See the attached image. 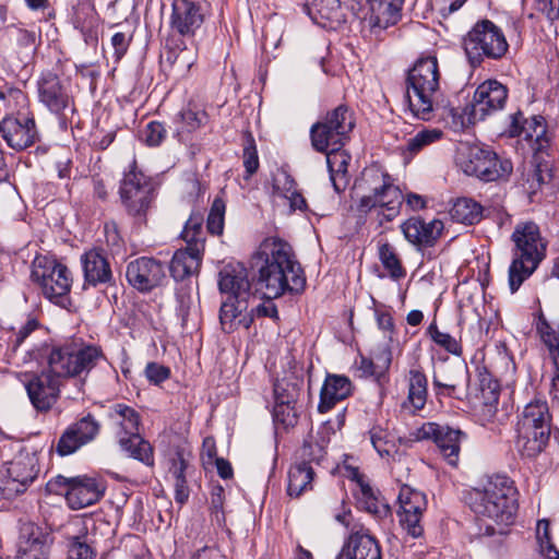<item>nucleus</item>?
<instances>
[{
    "mask_svg": "<svg viewBox=\"0 0 559 559\" xmlns=\"http://www.w3.org/2000/svg\"><path fill=\"white\" fill-rule=\"evenodd\" d=\"M48 368L25 382L31 404L37 412H48L57 403L62 380L87 376L104 359L99 345L82 337H70L45 348Z\"/></svg>",
    "mask_w": 559,
    "mask_h": 559,
    "instance_id": "f257e3e1",
    "label": "nucleus"
},
{
    "mask_svg": "<svg viewBox=\"0 0 559 559\" xmlns=\"http://www.w3.org/2000/svg\"><path fill=\"white\" fill-rule=\"evenodd\" d=\"M251 267L264 294L278 298L286 293L299 294L306 277L290 245L280 238L264 239L252 255Z\"/></svg>",
    "mask_w": 559,
    "mask_h": 559,
    "instance_id": "f03ea898",
    "label": "nucleus"
},
{
    "mask_svg": "<svg viewBox=\"0 0 559 559\" xmlns=\"http://www.w3.org/2000/svg\"><path fill=\"white\" fill-rule=\"evenodd\" d=\"M354 211L359 216L376 213L380 223L400 215L404 195L393 177L378 164L361 171L353 187Z\"/></svg>",
    "mask_w": 559,
    "mask_h": 559,
    "instance_id": "7ed1b4c3",
    "label": "nucleus"
},
{
    "mask_svg": "<svg viewBox=\"0 0 559 559\" xmlns=\"http://www.w3.org/2000/svg\"><path fill=\"white\" fill-rule=\"evenodd\" d=\"M518 490L513 480L506 475H492L481 487H475L465 495V502L477 515L509 525L518 510Z\"/></svg>",
    "mask_w": 559,
    "mask_h": 559,
    "instance_id": "20e7f679",
    "label": "nucleus"
},
{
    "mask_svg": "<svg viewBox=\"0 0 559 559\" xmlns=\"http://www.w3.org/2000/svg\"><path fill=\"white\" fill-rule=\"evenodd\" d=\"M440 70L436 56L419 57L406 78L407 108L413 117L428 121L440 96Z\"/></svg>",
    "mask_w": 559,
    "mask_h": 559,
    "instance_id": "39448f33",
    "label": "nucleus"
},
{
    "mask_svg": "<svg viewBox=\"0 0 559 559\" xmlns=\"http://www.w3.org/2000/svg\"><path fill=\"white\" fill-rule=\"evenodd\" d=\"M511 239L514 242L513 260L509 267V286L515 293L546 257L547 241L534 222L519 223Z\"/></svg>",
    "mask_w": 559,
    "mask_h": 559,
    "instance_id": "423d86ee",
    "label": "nucleus"
},
{
    "mask_svg": "<svg viewBox=\"0 0 559 559\" xmlns=\"http://www.w3.org/2000/svg\"><path fill=\"white\" fill-rule=\"evenodd\" d=\"M552 415L547 400L535 395L518 417L515 447L524 457H536L547 447L551 432Z\"/></svg>",
    "mask_w": 559,
    "mask_h": 559,
    "instance_id": "0eeeda50",
    "label": "nucleus"
},
{
    "mask_svg": "<svg viewBox=\"0 0 559 559\" xmlns=\"http://www.w3.org/2000/svg\"><path fill=\"white\" fill-rule=\"evenodd\" d=\"M463 48L473 68L479 67L485 59L499 60L508 52L509 44L500 27L490 20H480L474 24L463 38Z\"/></svg>",
    "mask_w": 559,
    "mask_h": 559,
    "instance_id": "6e6552de",
    "label": "nucleus"
},
{
    "mask_svg": "<svg viewBox=\"0 0 559 559\" xmlns=\"http://www.w3.org/2000/svg\"><path fill=\"white\" fill-rule=\"evenodd\" d=\"M119 195L127 214L135 223H144L155 199V185L151 177L138 168L135 160L123 174Z\"/></svg>",
    "mask_w": 559,
    "mask_h": 559,
    "instance_id": "1a4fd4ad",
    "label": "nucleus"
},
{
    "mask_svg": "<svg viewBox=\"0 0 559 559\" xmlns=\"http://www.w3.org/2000/svg\"><path fill=\"white\" fill-rule=\"evenodd\" d=\"M110 417L119 426L117 437L120 448L130 457L142 462L146 466H154V449L139 433V413L126 404L118 403L110 408Z\"/></svg>",
    "mask_w": 559,
    "mask_h": 559,
    "instance_id": "9d476101",
    "label": "nucleus"
},
{
    "mask_svg": "<svg viewBox=\"0 0 559 559\" xmlns=\"http://www.w3.org/2000/svg\"><path fill=\"white\" fill-rule=\"evenodd\" d=\"M36 86L38 102L57 117L60 128L67 130L75 112L69 85L57 73L47 70L40 73Z\"/></svg>",
    "mask_w": 559,
    "mask_h": 559,
    "instance_id": "9b49d317",
    "label": "nucleus"
},
{
    "mask_svg": "<svg viewBox=\"0 0 559 559\" xmlns=\"http://www.w3.org/2000/svg\"><path fill=\"white\" fill-rule=\"evenodd\" d=\"M31 278L38 284L43 295L58 306H64L71 290L69 269L52 258L37 255L32 265Z\"/></svg>",
    "mask_w": 559,
    "mask_h": 559,
    "instance_id": "f8f14e48",
    "label": "nucleus"
},
{
    "mask_svg": "<svg viewBox=\"0 0 559 559\" xmlns=\"http://www.w3.org/2000/svg\"><path fill=\"white\" fill-rule=\"evenodd\" d=\"M457 164L466 175L487 182L507 179L513 170L510 159L499 158L495 152L478 145L462 147L457 154Z\"/></svg>",
    "mask_w": 559,
    "mask_h": 559,
    "instance_id": "ddd939ff",
    "label": "nucleus"
},
{
    "mask_svg": "<svg viewBox=\"0 0 559 559\" xmlns=\"http://www.w3.org/2000/svg\"><path fill=\"white\" fill-rule=\"evenodd\" d=\"M354 127L353 111L347 106L340 105L329 111L322 120L312 124L310 129L312 146L318 152H323L331 145H344Z\"/></svg>",
    "mask_w": 559,
    "mask_h": 559,
    "instance_id": "4468645a",
    "label": "nucleus"
},
{
    "mask_svg": "<svg viewBox=\"0 0 559 559\" xmlns=\"http://www.w3.org/2000/svg\"><path fill=\"white\" fill-rule=\"evenodd\" d=\"M39 472L38 457L33 449L26 447L7 464L5 475L0 480V495L11 500L23 493L35 480Z\"/></svg>",
    "mask_w": 559,
    "mask_h": 559,
    "instance_id": "2eb2a0df",
    "label": "nucleus"
},
{
    "mask_svg": "<svg viewBox=\"0 0 559 559\" xmlns=\"http://www.w3.org/2000/svg\"><path fill=\"white\" fill-rule=\"evenodd\" d=\"M49 492L61 493L72 510H80L96 503L105 492V486L96 478L78 476L68 478L58 475L47 484Z\"/></svg>",
    "mask_w": 559,
    "mask_h": 559,
    "instance_id": "dca6fc26",
    "label": "nucleus"
},
{
    "mask_svg": "<svg viewBox=\"0 0 559 559\" xmlns=\"http://www.w3.org/2000/svg\"><path fill=\"white\" fill-rule=\"evenodd\" d=\"M128 283L141 293H147L160 286L166 278L165 265L157 259L140 257L127 264Z\"/></svg>",
    "mask_w": 559,
    "mask_h": 559,
    "instance_id": "f3484780",
    "label": "nucleus"
},
{
    "mask_svg": "<svg viewBox=\"0 0 559 559\" xmlns=\"http://www.w3.org/2000/svg\"><path fill=\"white\" fill-rule=\"evenodd\" d=\"M0 134L12 150H26L38 139L34 116L20 112L17 116L3 118L0 121Z\"/></svg>",
    "mask_w": 559,
    "mask_h": 559,
    "instance_id": "a211bd4d",
    "label": "nucleus"
},
{
    "mask_svg": "<svg viewBox=\"0 0 559 559\" xmlns=\"http://www.w3.org/2000/svg\"><path fill=\"white\" fill-rule=\"evenodd\" d=\"M419 439H432L438 445L444 460L452 466H456L461 450V442L466 439V433L460 429L440 426L436 423H426L418 430Z\"/></svg>",
    "mask_w": 559,
    "mask_h": 559,
    "instance_id": "6ab92c4d",
    "label": "nucleus"
},
{
    "mask_svg": "<svg viewBox=\"0 0 559 559\" xmlns=\"http://www.w3.org/2000/svg\"><path fill=\"white\" fill-rule=\"evenodd\" d=\"M400 509L397 516L404 530L413 537L423 534L420 519L426 509L427 501L423 492L404 485L397 497Z\"/></svg>",
    "mask_w": 559,
    "mask_h": 559,
    "instance_id": "aec40b11",
    "label": "nucleus"
},
{
    "mask_svg": "<svg viewBox=\"0 0 559 559\" xmlns=\"http://www.w3.org/2000/svg\"><path fill=\"white\" fill-rule=\"evenodd\" d=\"M508 88L497 80H486L474 92L471 103L474 116L484 120L488 115L504 108Z\"/></svg>",
    "mask_w": 559,
    "mask_h": 559,
    "instance_id": "412c9836",
    "label": "nucleus"
},
{
    "mask_svg": "<svg viewBox=\"0 0 559 559\" xmlns=\"http://www.w3.org/2000/svg\"><path fill=\"white\" fill-rule=\"evenodd\" d=\"M336 559H381V550L367 528L354 525Z\"/></svg>",
    "mask_w": 559,
    "mask_h": 559,
    "instance_id": "4be33fe9",
    "label": "nucleus"
},
{
    "mask_svg": "<svg viewBox=\"0 0 559 559\" xmlns=\"http://www.w3.org/2000/svg\"><path fill=\"white\" fill-rule=\"evenodd\" d=\"M250 299L227 296L219 309V323L225 333L242 328L248 330L253 323V313L249 312Z\"/></svg>",
    "mask_w": 559,
    "mask_h": 559,
    "instance_id": "5701e85b",
    "label": "nucleus"
},
{
    "mask_svg": "<svg viewBox=\"0 0 559 559\" xmlns=\"http://www.w3.org/2000/svg\"><path fill=\"white\" fill-rule=\"evenodd\" d=\"M84 285L96 287L114 283V274L103 249L93 248L81 255Z\"/></svg>",
    "mask_w": 559,
    "mask_h": 559,
    "instance_id": "b1692460",
    "label": "nucleus"
},
{
    "mask_svg": "<svg viewBox=\"0 0 559 559\" xmlns=\"http://www.w3.org/2000/svg\"><path fill=\"white\" fill-rule=\"evenodd\" d=\"M191 453L182 448H176L169 459L168 476L174 487V498L178 504H185L190 496L187 477L191 474Z\"/></svg>",
    "mask_w": 559,
    "mask_h": 559,
    "instance_id": "393cba45",
    "label": "nucleus"
},
{
    "mask_svg": "<svg viewBox=\"0 0 559 559\" xmlns=\"http://www.w3.org/2000/svg\"><path fill=\"white\" fill-rule=\"evenodd\" d=\"M200 7L190 0H174L170 27L183 37H192L203 24Z\"/></svg>",
    "mask_w": 559,
    "mask_h": 559,
    "instance_id": "a878e982",
    "label": "nucleus"
},
{
    "mask_svg": "<svg viewBox=\"0 0 559 559\" xmlns=\"http://www.w3.org/2000/svg\"><path fill=\"white\" fill-rule=\"evenodd\" d=\"M49 535L39 526L28 523L22 527L17 559H48Z\"/></svg>",
    "mask_w": 559,
    "mask_h": 559,
    "instance_id": "bb28decb",
    "label": "nucleus"
},
{
    "mask_svg": "<svg viewBox=\"0 0 559 559\" xmlns=\"http://www.w3.org/2000/svg\"><path fill=\"white\" fill-rule=\"evenodd\" d=\"M405 239L418 247H431L440 237L443 230V223L440 219L425 222L420 217H411L401 225Z\"/></svg>",
    "mask_w": 559,
    "mask_h": 559,
    "instance_id": "cd10ccee",
    "label": "nucleus"
},
{
    "mask_svg": "<svg viewBox=\"0 0 559 559\" xmlns=\"http://www.w3.org/2000/svg\"><path fill=\"white\" fill-rule=\"evenodd\" d=\"M304 11L323 28L336 29L346 21L341 0H312L305 4Z\"/></svg>",
    "mask_w": 559,
    "mask_h": 559,
    "instance_id": "c85d7f7f",
    "label": "nucleus"
},
{
    "mask_svg": "<svg viewBox=\"0 0 559 559\" xmlns=\"http://www.w3.org/2000/svg\"><path fill=\"white\" fill-rule=\"evenodd\" d=\"M468 381V369L463 364L444 366L435 370L432 376V385L437 395L457 396V390L462 386L467 388Z\"/></svg>",
    "mask_w": 559,
    "mask_h": 559,
    "instance_id": "c756f323",
    "label": "nucleus"
},
{
    "mask_svg": "<svg viewBox=\"0 0 559 559\" xmlns=\"http://www.w3.org/2000/svg\"><path fill=\"white\" fill-rule=\"evenodd\" d=\"M353 392V384L344 374L328 373L320 391L318 411L321 414L331 411L336 403L347 399Z\"/></svg>",
    "mask_w": 559,
    "mask_h": 559,
    "instance_id": "7c9ffc66",
    "label": "nucleus"
},
{
    "mask_svg": "<svg viewBox=\"0 0 559 559\" xmlns=\"http://www.w3.org/2000/svg\"><path fill=\"white\" fill-rule=\"evenodd\" d=\"M218 287L222 293L242 299L254 298L250 293L251 283L242 264H228L219 272Z\"/></svg>",
    "mask_w": 559,
    "mask_h": 559,
    "instance_id": "2f4dec72",
    "label": "nucleus"
},
{
    "mask_svg": "<svg viewBox=\"0 0 559 559\" xmlns=\"http://www.w3.org/2000/svg\"><path fill=\"white\" fill-rule=\"evenodd\" d=\"M204 249L187 246L178 249L170 261L169 271L175 281H183L199 273Z\"/></svg>",
    "mask_w": 559,
    "mask_h": 559,
    "instance_id": "473e14b6",
    "label": "nucleus"
},
{
    "mask_svg": "<svg viewBox=\"0 0 559 559\" xmlns=\"http://www.w3.org/2000/svg\"><path fill=\"white\" fill-rule=\"evenodd\" d=\"M343 145H331L326 153V164L330 173V179L334 190L340 193L346 189L349 182L348 165L350 155L342 150Z\"/></svg>",
    "mask_w": 559,
    "mask_h": 559,
    "instance_id": "72a5a7b5",
    "label": "nucleus"
},
{
    "mask_svg": "<svg viewBox=\"0 0 559 559\" xmlns=\"http://www.w3.org/2000/svg\"><path fill=\"white\" fill-rule=\"evenodd\" d=\"M435 111H437L444 123L455 132L462 131L469 124L479 121L477 116H474V108L471 104L461 108L451 102L444 103L438 98Z\"/></svg>",
    "mask_w": 559,
    "mask_h": 559,
    "instance_id": "f704fd0d",
    "label": "nucleus"
},
{
    "mask_svg": "<svg viewBox=\"0 0 559 559\" xmlns=\"http://www.w3.org/2000/svg\"><path fill=\"white\" fill-rule=\"evenodd\" d=\"M73 24L83 36L86 45L95 47L98 43L100 19L90 3H80L74 10Z\"/></svg>",
    "mask_w": 559,
    "mask_h": 559,
    "instance_id": "c9c22d12",
    "label": "nucleus"
},
{
    "mask_svg": "<svg viewBox=\"0 0 559 559\" xmlns=\"http://www.w3.org/2000/svg\"><path fill=\"white\" fill-rule=\"evenodd\" d=\"M402 13L394 9L388 1L372 0L369 12L364 17L365 24L374 34H379L390 26L397 24Z\"/></svg>",
    "mask_w": 559,
    "mask_h": 559,
    "instance_id": "e433bc0d",
    "label": "nucleus"
},
{
    "mask_svg": "<svg viewBox=\"0 0 559 559\" xmlns=\"http://www.w3.org/2000/svg\"><path fill=\"white\" fill-rule=\"evenodd\" d=\"M536 329L543 343L548 348L556 367V372L551 381L550 394L554 400L559 401V323L554 326L549 324L544 317H540Z\"/></svg>",
    "mask_w": 559,
    "mask_h": 559,
    "instance_id": "4c0bfd02",
    "label": "nucleus"
},
{
    "mask_svg": "<svg viewBox=\"0 0 559 559\" xmlns=\"http://www.w3.org/2000/svg\"><path fill=\"white\" fill-rule=\"evenodd\" d=\"M357 489L355 497L358 508L367 511L376 518H383L389 513V507L378 497L371 486L365 480L364 475L358 471L353 473Z\"/></svg>",
    "mask_w": 559,
    "mask_h": 559,
    "instance_id": "58836bf2",
    "label": "nucleus"
},
{
    "mask_svg": "<svg viewBox=\"0 0 559 559\" xmlns=\"http://www.w3.org/2000/svg\"><path fill=\"white\" fill-rule=\"evenodd\" d=\"M408 393L407 403L413 412L421 411L428 396V380L420 368H412L407 374Z\"/></svg>",
    "mask_w": 559,
    "mask_h": 559,
    "instance_id": "ea45409f",
    "label": "nucleus"
},
{
    "mask_svg": "<svg viewBox=\"0 0 559 559\" xmlns=\"http://www.w3.org/2000/svg\"><path fill=\"white\" fill-rule=\"evenodd\" d=\"M282 391L285 390L281 384L276 383L274 385V419L285 428L294 427L297 424V412L295 409L296 396L292 393L285 395Z\"/></svg>",
    "mask_w": 559,
    "mask_h": 559,
    "instance_id": "a19ab883",
    "label": "nucleus"
},
{
    "mask_svg": "<svg viewBox=\"0 0 559 559\" xmlns=\"http://www.w3.org/2000/svg\"><path fill=\"white\" fill-rule=\"evenodd\" d=\"M313 478V466L295 462L288 472L287 493L290 497L298 498L305 491L312 489Z\"/></svg>",
    "mask_w": 559,
    "mask_h": 559,
    "instance_id": "79ce46f5",
    "label": "nucleus"
},
{
    "mask_svg": "<svg viewBox=\"0 0 559 559\" xmlns=\"http://www.w3.org/2000/svg\"><path fill=\"white\" fill-rule=\"evenodd\" d=\"M521 139L526 141L535 153L544 151L549 145L545 118L543 116L531 117L525 123Z\"/></svg>",
    "mask_w": 559,
    "mask_h": 559,
    "instance_id": "37998d69",
    "label": "nucleus"
},
{
    "mask_svg": "<svg viewBox=\"0 0 559 559\" xmlns=\"http://www.w3.org/2000/svg\"><path fill=\"white\" fill-rule=\"evenodd\" d=\"M207 118L205 110L198 108L195 105L189 104L175 117L177 136H181L183 133H192L197 131L207 122Z\"/></svg>",
    "mask_w": 559,
    "mask_h": 559,
    "instance_id": "c03bdc74",
    "label": "nucleus"
},
{
    "mask_svg": "<svg viewBox=\"0 0 559 559\" xmlns=\"http://www.w3.org/2000/svg\"><path fill=\"white\" fill-rule=\"evenodd\" d=\"M450 216L454 222L473 225L483 217V206L469 198H459L450 209Z\"/></svg>",
    "mask_w": 559,
    "mask_h": 559,
    "instance_id": "a18cd8bd",
    "label": "nucleus"
},
{
    "mask_svg": "<svg viewBox=\"0 0 559 559\" xmlns=\"http://www.w3.org/2000/svg\"><path fill=\"white\" fill-rule=\"evenodd\" d=\"M181 237L187 246L199 249L205 247V236L203 231V215L199 212H192L190 217L185 224Z\"/></svg>",
    "mask_w": 559,
    "mask_h": 559,
    "instance_id": "49530a36",
    "label": "nucleus"
},
{
    "mask_svg": "<svg viewBox=\"0 0 559 559\" xmlns=\"http://www.w3.org/2000/svg\"><path fill=\"white\" fill-rule=\"evenodd\" d=\"M326 451L323 444L313 440L312 438L306 439L302 447L297 452L298 463H305V465H320L325 459Z\"/></svg>",
    "mask_w": 559,
    "mask_h": 559,
    "instance_id": "de8ad7c7",
    "label": "nucleus"
},
{
    "mask_svg": "<svg viewBox=\"0 0 559 559\" xmlns=\"http://www.w3.org/2000/svg\"><path fill=\"white\" fill-rule=\"evenodd\" d=\"M69 427L83 445L94 440L99 432V424L91 414H87Z\"/></svg>",
    "mask_w": 559,
    "mask_h": 559,
    "instance_id": "09e8293b",
    "label": "nucleus"
},
{
    "mask_svg": "<svg viewBox=\"0 0 559 559\" xmlns=\"http://www.w3.org/2000/svg\"><path fill=\"white\" fill-rule=\"evenodd\" d=\"M427 334L438 346L442 347L448 353L455 356L462 355V346L460 342L449 333L441 332L438 329L436 321H432L429 324L427 328Z\"/></svg>",
    "mask_w": 559,
    "mask_h": 559,
    "instance_id": "8fccbe9b",
    "label": "nucleus"
},
{
    "mask_svg": "<svg viewBox=\"0 0 559 559\" xmlns=\"http://www.w3.org/2000/svg\"><path fill=\"white\" fill-rule=\"evenodd\" d=\"M379 258L382 265L389 272L392 278L399 280L405 276V271L401 264V261L391 245L384 243L380 247Z\"/></svg>",
    "mask_w": 559,
    "mask_h": 559,
    "instance_id": "3c124183",
    "label": "nucleus"
},
{
    "mask_svg": "<svg viewBox=\"0 0 559 559\" xmlns=\"http://www.w3.org/2000/svg\"><path fill=\"white\" fill-rule=\"evenodd\" d=\"M370 441L381 457H391L396 452V445L389 439L385 430L374 427L369 431Z\"/></svg>",
    "mask_w": 559,
    "mask_h": 559,
    "instance_id": "603ef678",
    "label": "nucleus"
},
{
    "mask_svg": "<svg viewBox=\"0 0 559 559\" xmlns=\"http://www.w3.org/2000/svg\"><path fill=\"white\" fill-rule=\"evenodd\" d=\"M442 134L439 129H424L407 141V151L411 154H417L424 147L438 142Z\"/></svg>",
    "mask_w": 559,
    "mask_h": 559,
    "instance_id": "864d4df0",
    "label": "nucleus"
},
{
    "mask_svg": "<svg viewBox=\"0 0 559 559\" xmlns=\"http://www.w3.org/2000/svg\"><path fill=\"white\" fill-rule=\"evenodd\" d=\"M225 203L215 199L207 216V230L213 235H221L224 229Z\"/></svg>",
    "mask_w": 559,
    "mask_h": 559,
    "instance_id": "5fc2aeb1",
    "label": "nucleus"
},
{
    "mask_svg": "<svg viewBox=\"0 0 559 559\" xmlns=\"http://www.w3.org/2000/svg\"><path fill=\"white\" fill-rule=\"evenodd\" d=\"M242 159L248 178L257 173L260 165L255 142L251 134H248L245 139Z\"/></svg>",
    "mask_w": 559,
    "mask_h": 559,
    "instance_id": "6e6d98bb",
    "label": "nucleus"
},
{
    "mask_svg": "<svg viewBox=\"0 0 559 559\" xmlns=\"http://www.w3.org/2000/svg\"><path fill=\"white\" fill-rule=\"evenodd\" d=\"M296 187L295 179L286 170H278L273 177V193L277 197L285 199Z\"/></svg>",
    "mask_w": 559,
    "mask_h": 559,
    "instance_id": "4d7b16f0",
    "label": "nucleus"
},
{
    "mask_svg": "<svg viewBox=\"0 0 559 559\" xmlns=\"http://www.w3.org/2000/svg\"><path fill=\"white\" fill-rule=\"evenodd\" d=\"M81 447H83L82 442L79 441V438L74 435L70 427H68L58 440L56 452L60 456H66L74 453Z\"/></svg>",
    "mask_w": 559,
    "mask_h": 559,
    "instance_id": "13d9d810",
    "label": "nucleus"
},
{
    "mask_svg": "<svg viewBox=\"0 0 559 559\" xmlns=\"http://www.w3.org/2000/svg\"><path fill=\"white\" fill-rule=\"evenodd\" d=\"M68 554L70 559H93L95 556L94 549L81 536L70 540Z\"/></svg>",
    "mask_w": 559,
    "mask_h": 559,
    "instance_id": "bf43d9fd",
    "label": "nucleus"
},
{
    "mask_svg": "<svg viewBox=\"0 0 559 559\" xmlns=\"http://www.w3.org/2000/svg\"><path fill=\"white\" fill-rule=\"evenodd\" d=\"M25 7L35 13H40L44 21L56 19L55 3L57 0H23Z\"/></svg>",
    "mask_w": 559,
    "mask_h": 559,
    "instance_id": "052dcab7",
    "label": "nucleus"
},
{
    "mask_svg": "<svg viewBox=\"0 0 559 559\" xmlns=\"http://www.w3.org/2000/svg\"><path fill=\"white\" fill-rule=\"evenodd\" d=\"M549 522L547 520H539L537 523V536L540 543L543 551L549 559H559V551L550 544L549 534Z\"/></svg>",
    "mask_w": 559,
    "mask_h": 559,
    "instance_id": "680f3d73",
    "label": "nucleus"
},
{
    "mask_svg": "<svg viewBox=\"0 0 559 559\" xmlns=\"http://www.w3.org/2000/svg\"><path fill=\"white\" fill-rule=\"evenodd\" d=\"M167 130L159 121H151L144 130V141L148 146H158L165 140Z\"/></svg>",
    "mask_w": 559,
    "mask_h": 559,
    "instance_id": "e2e57ef3",
    "label": "nucleus"
},
{
    "mask_svg": "<svg viewBox=\"0 0 559 559\" xmlns=\"http://www.w3.org/2000/svg\"><path fill=\"white\" fill-rule=\"evenodd\" d=\"M144 373L151 383L159 385L169 379L170 369L157 362H148L145 367Z\"/></svg>",
    "mask_w": 559,
    "mask_h": 559,
    "instance_id": "0e129e2a",
    "label": "nucleus"
},
{
    "mask_svg": "<svg viewBox=\"0 0 559 559\" xmlns=\"http://www.w3.org/2000/svg\"><path fill=\"white\" fill-rule=\"evenodd\" d=\"M132 36L122 32H117L111 37L115 61L119 62L129 49Z\"/></svg>",
    "mask_w": 559,
    "mask_h": 559,
    "instance_id": "69168bd1",
    "label": "nucleus"
},
{
    "mask_svg": "<svg viewBox=\"0 0 559 559\" xmlns=\"http://www.w3.org/2000/svg\"><path fill=\"white\" fill-rule=\"evenodd\" d=\"M38 328V321L34 318L28 319L20 329L19 331L13 334L10 338V345L12 346L13 350H16L22 343L29 336L32 332L37 330Z\"/></svg>",
    "mask_w": 559,
    "mask_h": 559,
    "instance_id": "338daca9",
    "label": "nucleus"
},
{
    "mask_svg": "<svg viewBox=\"0 0 559 559\" xmlns=\"http://www.w3.org/2000/svg\"><path fill=\"white\" fill-rule=\"evenodd\" d=\"M535 9L543 13L550 24L559 20V0H536Z\"/></svg>",
    "mask_w": 559,
    "mask_h": 559,
    "instance_id": "774afa93",
    "label": "nucleus"
}]
</instances>
